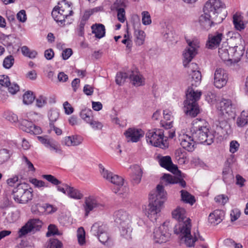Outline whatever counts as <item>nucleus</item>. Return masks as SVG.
<instances>
[{
	"mask_svg": "<svg viewBox=\"0 0 248 248\" xmlns=\"http://www.w3.org/2000/svg\"><path fill=\"white\" fill-rule=\"evenodd\" d=\"M166 195L163 186L159 185L156 186V191L150 195V202L145 209V214L151 221L157 219L161 207L167 200Z\"/></svg>",
	"mask_w": 248,
	"mask_h": 248,
	"instance_id": "nucleus-1",
	"label": "nucleus"
},
{
	"mask_svg": "<svg viewBox=\"0 0 248 248\" xmlns=\"http://www.w3.org/2000/svg\"><path fill=\"white\" fill-rule=\"evenodd\" d=\"M207 125L206 122L202 119H196L193 122L191 132L196 142L207 145L213 142L214 136L209 133Z\"/></svg>",
	"mask_w": 248,
	"mask_h": 248,
	"instance_id": "nucleus-2",
	"label": "nucleus"
},
{
	"mask_svg": "<svg viewBox=\"0 0 248 248\" xmlns=\"http://www.w3.org/2000/svg\"><path fill=\"white\" fill-rule=\"evenodd\" d=\"M91 232L97 236L99 241L108 247L113 245L112 239L108 232V226L101 222L94 223L92 226Z\"/></svg>",
	"mask_w": 248,
	"mask_h": 248,
	"instance_id": "nucleus-3",
	"label": "nucleus"
},
{
	"mask_svg": "<svg viewBox=\"0 0 248 248\" xmlns=\"http://www.w3.org/2000/svg\"><path fill=\"white\" fill-rule=\"evenodd\" d=\"M32 188H29L28 184L20 183L13 190V198L17 203L25 204L32 200Z\"/></svg>",
	"mask_w": 248,
	"mask_h": 248,
	"instance_id": "nucleus-4",
	"label": "nucleus"
},
{
	"mask_svg": "<svg viewBox=\"0 0 248 248\" xmlns=\"http://www.w3.org/2000/svg\"><path fill=\"white\" fill-rule=\"evenodd\" d=\"M51 14L57 22L62 24L65 21V19L73 14V10L70 4L66 0H63L59 2L58 5L53 9Z\"/></svg>",
	"mask_w": 248,
	"mask_h": 248,
	"instance_id": "nucleus-5",
	"label": "nucleus"
},
{
	"mask_svg": "<svg viewBox=\"0 0 248 248\" xmlns=\"http://www.w3.org/2000/svg\"><path fill=\"white\" fill-rule=\"evenodd\" d=\"M167 136H164L163 129H154L148 131L146 134V140L148 143L155 147L162 149L168 147Z\"/></svg>",
	"mask_w": 248,
	"mask_h": 248,
	"instance_id": "nucleus-6",
	"label": "nucleus"
},
{
	"mask_svg": "<svg viewBox=\"0 0 248 248\" xmlns=\"http://www.w3.org/2000/svg\"><path fill=\"white\" fill-rule=\"evenodd\" d=\"M170 222L166 221L158 227L155 228L152 235L155 243L162 244L168 241L170 238Z\"/></svg>",
	"mask_w": 248,
	"mask_h": 248,
	"instance_id": "nucleus-7",
	"label": "nucleus"
},
{
	"mask_svg": "<svg viewBox=\"0 0 248 248\" xmlns=\"http://www.w3.org/2000/svg\"><path fill=\"white\" fill-rule=\"evenodd\" d=\"M106 207L105 203L100 198L94 196L86 197L83 204L85 217H88L91 212L102 210Z\"/></svg>",
	"mask_w": 248,
	"mask_h": 248,
	"instance_id": "nucleus-8",
	"label": "nucleus"
},
{
	"mask_svg": "<svg viewBox=\"0 0 248 248\" xmlns=\"http://www.w3.org/2000/svg\"><path fill=\"white\" fill-rule=\"evenodd\" d=\"M186 225L179 227L177 230V232H174L177 234H180V240L182 243H184L187 247H192L194 246V244L197 240V236L196 233H194V236L191 234L190 223H187Z\"/></svg>",
	"mask_w": 248,
	"mask_h": 248,
	"instance_id": "nucleus-9",
	"label": "nucleus"
},
{
	"mask_svg": "<svg viewBox=\"0 0 248 248\" xmlns=\"http://www.w3.org/2000/svg\"><path fill=\"white\" fill-rule=\"evenodd\" d=\"M188 46L185 49L183 55V65L186 67L197 53V49L199 47L200 42L197 39L192 40H187Z\"/></svg>",
	"mask_w": 248,
	"mask_h": 248,
	"instance_id": "nucleus-10",
	"label": "nucleus"
},
{
	"mask_svg": "<svg viewBox=\"0 0 248 248\" xmlns=\"http://www.w3.org/2000/svg\"><path fill=\"white\" fill-rule=\"evenodd\" d=\"M201 95V92L195 91L192 87H189L186 93V99L184 102L185 108H198L197 101L200 99Z\"/></svg>",
	"mask_w": 248,
	"mask_h": 248,
	"instance_id": "nucleus-11",
	"label": "nucleus"
},
{
	"mask_svg": "<svg viewBox=\"0 0 248 248\" xmlns=\"http://www.w3.org/2000/svg\"><path fill=\"white\" fill-rule=\"evenodd\" d=\"M99 168L102 176L108 181L118 186V191H121V188H123L124 183V179L106 170L102 164L99 165Z\"/></svg>",
	"mask_w": 248,
	"mask_h": 248,
	"instance_id": "nucleus-12",
	"label": "nucleus"
},
{
	"mask_svg": "<svg viewBox=\"0 0 248 248\" xmlns=\"http://www.w3.org/2000/svg\"><path fill=\"white\" fill-rule=\"evenodd\" d=\"M42 225V222L38 218L30 219L18 231L19 237H22L28 233L39 230Z\"/></svg>",
	"mask_w": 248,
	"mask_h": 248,
	"instance_id": "nucleus-13",
	"label": "nucleus"
},
{
	"mask_svg": "<svg viewBox=\"0 0 248 248\" xmlns=\"http://www.w3.org/2000/svg\"><path fill=\"white\" fill-rule=\"evenodd\" d=\"M172 216L173 218L178 221V224L175 226L174 232H177V230L179 229V227L185 224L188 226L187 223H190V219L187 217L186 211L183 207L178 206L172 212Z\"/></svg>",
	"mask_w": 248,
	"mask_h": 248,
	"instance_id": "nucleus-14",
	"label": "nucleus"
},
{
	"mask_svg": "<svg viewBox=\"0 0 248 248\" xmlns=\"http://www.w3.org/2000/svg\"><path fill=\"white\" fill-rule=\"evenodd\" d=\"M223 7V4L220 0H209L204 5L203 12L210 14L213 18L218 19V11Z\"/></svg>",
	"mask_w": 248,
	"mask_h": 248,
	"instance_id": "nucleus-15",
	"label": "nucleus"
},
{
	"mask_svg": "<svg viewBox=\"0 0 248 248\" xmlns=\"http://www.w3.org/2000/svg\"><path fill=\"white\" fill-rule=\"evenodd\" d=\"M224 28H220L218 31L208 35L206 46L209 49L217 48L224 37L223 33Z\"/></svg>",
	"mask_w": 248,
	"mask_h": 248,
	"instance_id": "nucleus-16",
	"label": "nucleus"
},
{
	"mask_svg": "<svg viewBox=\"0 0 248 248\" xmlns=\"http://www.w3.org/2000/svg\"><path fill=\"white\" fill-rule=\"evenodd\" d=\"M213 17L210 14L204 12L199 17V22L200 26L204 30H208L214 24L221 22L222 20L221 18H213Z\"/></svg>",
	"mask_w": 248,
	"mask_h": 248,
	"instance_id": "nucleus-17",
	"label": "nucleus"
},
{
	"mask_svg": "<svg viewBox=\"0 0 248 248\" xmlns=\"http://www.w3.org/2000/svg\"><path fill=\"white\" fill-rule=\"evenodd\" d=\"M178 139L182 147L188 152H192L195 148V139L193 136L185 134L184 132L180 134Z\"/></svg>",
	"mask_w": 248,
	"mask_h": 248,
	"instance_id": "nucleus-18",
	"label": "nucleus"
},
{
	"mask_svg": "<svg viewBox=\"0 0 248 248\" xmlns=\"http://www.w3.org/2000/svg\"><path fill=\"white\" fill-rule=\"evenodd\" d=\"M228 81V75L226 71L222 68L216 69L214 78V84L217 88H221L224 86Z\"/></svg>",
	"mask_w": 248,
	"mask_h": 248,
	"instance_id": "nucleus-19",
	"label": "nucleus"
},
{
	"mask_svg": "<svg viewBox=\"0 0 248 248\" xmlns=\"http://www.w3.org/2000/svg\"><path fill=\"white\" fill-rule=\"evenodd\" d=\"M124 135L128 142H137L144 136V132L141 129L129 128Z\"/></svg>",
	"mask_w": 248,
	"mask_h": 248,
	"instance_id": "nucleus-20",
	"label": "nucleus"
},
{
	"mask_svg": "<svg viewBox=\"0 0 248 248\" xmlns=\"http://www.w3.org/2000/svg\"><path fill=\"white\" fill-rule=\"evenodd\" d=\"M114 218L115 221L120 226L132 223L131 215L124 209L116 211L114 213Z\"/></svg>",
	"mask_w": 248,
	"mask_h": 248,
	"instance_id": "nucleus-21",
	"label": "nucleus"
},
{
	"mask_svg": "<svg viewBox=\"0 0 248 248\" xmlns=\"http://www.w3.org/2000/svg\"><path fill=\"white\" fill-rule=\"evenodd\" d=\"M20 128L23 131L31 134L38 135L42 132L41 128L34 125L32 122L28 119H23L20 121Z\"/></svg>",
	"mask_w": 248,
	"mask_h": 248,
	"instance_id": "nucleus-22",
	"label": "nucleus"
},
{
	"mask_svg": "<svg viewBox=\"0 0 248 248\" xmlns=\"http://www.w3.org/2000/svg\"><path fill=\"white\" fill-rule=\"evenodd\" d=\"M245 47L243 45L236 44L233 47L230 48V52L231 54V63H237L240 61L244 54Z\"/></svg>",
	"mask_w": 248,
	"mask_h": 248,
	"instance_id": "nucleus-23",
	"label": "nucleus"
},
{
	"mask_svg": "<svg viewBox=\"0 0 248 248\" xmlns=\"http://www.w3.org/2000/svg\"><path fill=\"white\" fill-rule=\"evenodd\" d=\"M39 140L51 151L56 153H62L61 149L59 144L52 139H47L41 136H38Z\"/></svg>",
	"mask_w": 248,
	"mask_h": 248,
	"instance_id": "nucleus-24",
	"label": "nucleus"
},
{
	"mask_svg": "<svg viewBox=\"0 0 248 248\" xmlns=\"http://www.w3.org/2000/svg\"><path fill=\"white\" fill-rule=\"evenodd\" d=\"M160 165L172 173L178 171L177 167L172 163L171 157L170 156L161 157L158 160Z\"/></svg>",
	"mask_w": 248,
	"mask_h": 248,
	"instance_id": "nucleus-25",
	"label": "nucleus"
},
{
	"mask_svg": "<svg viewBox=\"0 0 248 248\" xmlns=\"http://www.w3.org/2000/svg\"><path fill=\"white\" fill-rule=\"evenodd\" d=\"M133 172L131 175V182L133 186L139 184L142 177L143 170L142 168L138 165H135L132 168Z\"/></svg>",
	"mask_w": 248,
	"mask_h": 248,
	"instance_id": "nucleus-26",
	"label": "nucleus"
},
{
	"mask_svg": "<svg viewBox=\"0 0 248 248\" xmlns=\"http://www.w3.org/2000/svg\"><path fill=\"white\" fill-rule=\"evenodd\" d=\"M124 7V3L121 0H117L113 4V8H115L117 12L118 20L121 23H124L126 20Z\"/></svg>",
	"mask_w": 248,
	"mask_h": 248,
	"instance_id": "nucleus-27",
	"label": "nucleus"
},
{
	"mask_svg": "<svg viewBox=\"0 0 248 248\" xmlns=\"http://www.w3.org/2000/svg\"><path fill=\"white\" fill-rule=\"evenodd\" d=\"M225 213L221 210H216L210 214L208 220L210 223L215 225L220 223L223 219Z\"/></svg>",
	"mask_w": 248,
	"mask_h": 248,
	"instance_id": "nucleus-28",
	"label": "nucleus"
},
{
	"mask_svg": "<svg viewBox=\"0 0 248 248\" xmlns=\"http://www.w3.org/2000/svg\"><path fill=\"white\" fill-rule=\"evenodd\" d=\"M83 138L79 135H73L65 137L63 140L64 144L67 146H78L82 143Z\"/></svg>",
	"mask_w": 248,
	"mask_h": 248,
	"instance_id": "nucleus-29",
	"label": "nucleus"
},
{
	"mask_svg": "<svg viewBox=\"0 0 248 248\" xmlns=\"http://www.w3.org/2000/svg\"><path fill=\"white\" fill-rule=\"evenodd\" d=\"M230 46L225 45L219 47L218 49V55L222 61L226 62L227 64L231 63V54L230 52Z\"/></svg>",
	"mask_w": 248,
	"mask_h": 248,
	"instance_id": "nucleus-30",
	"label": "nucleus"
},
{
	"mask_svg": "<svg viewBox=\"0 0 248 248\" xmlns=\"http://www.w3.org/2000/svg\"><path fill=\"white\" fill-rule=\"evenodd\" d=\"M132 223L120 226L121 236L127 240L132 239Z\"/></svg>",
	"mask_w": 248,
	"mask_h": 248,
	"instance_id": "nucleus-31",
	"label": "nucleus"
},
{
	"mask_svg": "<svg viewBox=\"0 0 248 248\" xmlns=\"http://www.w3.org/2000/svg\"><path fill=\"white\" fill-rule=\"evenodd\" d=\"M129 78L132 84L135 86H140L143 85L145 83V79L143 76L137 72H132L129 75Z\"/></svg>",
	"mask_w": 248,
	"mask_h": 248,
	"instance_id": "nucleus-32",
	"label": "nucleus"
},
{
	"mask_svg": "<svg viewBox=\"0 0 248 248\" xmlns=\"http://www.w3.org/2000/svg\"><path fill=\"white\" fill-rule=\"evenodd\" d=\"M92 33L95 34V36L101 39L105 36L106 31L105 27L102 24H95L91 26Z\"/></svg>",
	"mask_w": 248,
	"mask_h": 248,
	"instance_id": "nucleus-33",
	"label": "nucleus"
},
{
	"mask_svg": "<svg viewBox=\"0 0 248 248\" xmlns=\"http://www.w3.org/2000/svg\"><path fill=\"white\" fill-rule=\"evenodd\" d=\"M233 24L235 29L241 31L245 28L243 17L239 13H236L233 16Z\"/></svg>",
	"mask_w": 248,
	"mask_h": 248,
	"instance_id": "nucleus-34",
	"label": "nucleus"
},
{
	"mask_svg": "<svg viewBox=\"0 0 248 248\" xmlns=\"http://www.w3.org/2000/svg\"><path fill=\"white\" fill-rule=\"evenodd\" d=\"M236 124L239 127H243L248 124V109H244L237 117Z\"/></svg>",
	"mask_w": 248,
	"mask_h": 248,
	"instance_id": "nucleus-35",
	"label": "nucleus"
},
{
	"mask_svg": "<svg viewBox=\"0 0 248 248\" xmlns=\"http://www.w3.org/2000/svg\"><path fill=\"white\" fill-rule=\"evenodd\" d=\"M67 187V195L70 198L75 200H80L83 198V195L78 189L70 186Z\"/></svg>",
	"mask_w": 248,
	"mask_h": 248,
	"instance_id": "nucleus-36",
	"label": "nucleus"
},
{
	"mask_svg": "<svg viewBox=\"0 0 248 248\" xmlns=\"http://www.w3.org/2000/svg\"><path fill=\"white\" fill-rule=\"evenodd\" d=\"M202 80V75L200 71H195L194 73L189 74V83L193 86L196 87L199 86Z\"/></svg>",
	"mask_w": 248,
	"mask_h": 248,
	"instance_id": "nucleus-37",
	"label": "nucleus"
},
{
	"mask_svg": "<svg viewBox=\"0 0 248 248\" xmlns=\"http://www.w3.org/2000/svg\"><path fill=\"white\" fill-rule=\"evenodd\" d=\"M2 216L5 217V220L7 223H13L15 222L18 218V215L16 213L10 211L9 210H6L2 211Z\"/></svg>",
	"mask_w": 248,
	"mask_h": 248,
	"instance_id": "nucleus-38",
	"label": "nucleus"
},
{
	"mask_svg": "<svg viewBox=\"0 0 248 248\" xmlns=\"http://www.w3.org/2000/svg\"><path fill=\"white\" fill-rule=\"evenodd\" d=\"M219 115V120L221 121L230 119L234 118V113L232 109H219L217 112Z\"/></svg>",
	"mask_w": 248,
	"mask_h": 248,
	"instance_id": "nucleus-39",
	"label": "nucleus"
},
{
	"mask_svg": "<svg viewBox=\"0 0 248 248\" xmlns=\"http://www.w3.org/2000/svg\"><path fill=\"white\" fill-rule=\"evenodd\" d=\"M175 157L180 164H184L187 161L186 153L181 149H178L175 152Z\"/></svg>",
	"mask_w": 248,
	"mask_h": 248,
	"instance_id": "nucleus-40",
	"label": "nucleus"
},
{
	"mask_svg": "<svg viewBox=\"0 0 248 248\" xmlns=\"http://www.w3.org/2000/svg\"><path fill=\"white\" fill-rule=\"evenodd\" d=\"M222 174L223 180L226 183H229L233 179L232 170L229 166H226L223 168Z\"/></svg>",
	"mask_w": 248,
	"mask_h": 248,
	"instance_id": "nucleus-41",
	"label": "nucleus"
},
{
	"mask_svg": "<svg viewBox=\"0 0 248 248\" xmlns=\"http://www.w3.org/2000/svg\"><path fill=\"white\" fill-rule=\"evenodd\" d=\"M181 198L184 202L192 205L195 202L194 197L192 196L187 191L182 190L181 191Z\"/></svg>",
	"mask_w": 248,
	"mask_h": 248,
	"instance_id": "nucleus-42",
	"label": "nucleus"
},
{
	"mask_svg": "<svg viewBox=\"0 0 248 248\" xmlns=\"http://www.w3.org/2000/svg\"><path fill=\"white\" fill-rule=\"evenodd\" d=\"M80 116L87 123H89L93 119V112L91 109H81Z\"/></svg>",
	"mask_w": 248,
	"mask_h": 248,
	"instance_id": "nucleus-43",
	"label": "nucleus"
},
{
	"mask_svg": "<svg viewBox=\"0 0 248 248\" xmlns=\"http://www.w3.org/2000/svg\"><path fill=\"white\" fill-rule=\"evenodd\" d=\"M35 99V96L32 92L26 91L23 95V103L25 105L31 104Z\"/></svg>",
	"mask_w": 248,
	"mask_h": 248,
	"instance_id": "nucleus-44",
	"label": "nucleus"
},
{
	"mask_svg": "<svg viewBox=\"0 0 248 248\" xmlns=\"http://www.w3.org/2000/svg\"><path fill=\"white\" fill-rule=\"evenodd\" d=\"M136 40V43L138 46L143 44L145 41V33L141 30H136L135 31Z\"/></svg>",
	"mask_w": 248,
	"mask_h": 248,
	"instance_id": "nucleus-45",
	"label": "nucleus"
},
{
	"mask_svg": "<svg viewBox=\"0 0 248 248\" xmlns=\"http://www.w3.org/2000/svg\"><path fill=\"white\" fill-rule=\"evenodd\" d=\"M142 23L145 26L149 25L152 23V19L150 14L146 11L141 12Z\"/></svg>",
	"mask_w": 248,
	"mask_h": 248,
	"instance_id": "nucleus-46",
	"label": "nucleus"
},
{
	"mask_svg": "<svg viewBox=\"0 0 248 248\" xmlns=\"http://www.w3.org/2000/svg\"><path fill=\"white\" fill-rule=\"evenodd\" d=\"M62 243L57 239H50L46 246V248H62Z\"/></svg>",
	"mask_w": 248,
	"mask_h": 248,
	"instance_id": "nucleus-47",
	"label": "nucleus"
},
{
	"mask_svg": "<svg viewBox=\"0 0 248 248\" xmlns=\"http://www.w3.org/2000/svg\"><path fill=\"white\" fill-rule=\"evenodd\" d=\"M47 98L44 95H39L36 99V105L38 108H42L47 103Z\"/></svg>",
	"mask_w": 248,
	"mask_h": 248,
	"instance_id": "nucleus-48",
	"label": "nucleus"
},
{
	"mask_svg": "<svg viewBox=\"0 0 248 248\" xmlns=\"http://www.w3.org/2000/svg\"><path fill=\"white\" fill-rule=\"evenodd\" d=\"M4 117L11 123H16L18 121L17 115L10 110H7L4 113Z\"/></svg>",
	"mask_w": 248,
	"mask_h": 248,
	"instance_id": "nucleus-49",
	"label": "nucleus"
},
{
	"mask_svg": "<svg viewBox=\"0 0 248 248\" xmlns=\"http://www.w3.org/2000/svg\"><path fill=\"white\" fill-rule=\"evenodd\" d=\"M230 107L235 108V105L232 103L231 100L228 99H222L218 104V107L220 108H227Z\"/></svg>",
	"mask_w": 248,
	"mask_h": 248,
	"instance_id": "nucleus-50",
	"label": "nucleus"
},
{
	"mask_svg": "<svg viewBox=\"0 0 248 248\" xmlns=\"http://www.w3.org/2000/svg\"><path fill=\"white\" fill-rule=\"evenodd\" d=\"M128 78V75L126 73H118L116 76V82L119 85H122Z\"/></svg>",
	"mask_w": 248,
	"mask_h": 248,
	"instance_id": "nucleus-51",
	"label": "nucleus"
},
{
	"mask_svg": "<svg viewBox=\"0 0 248 248\" xmlns=\"http://www.w3.org/2000/svg\"><path fill=\"white\" fill-rule=\"evenodd\" d=\"M14 58L13 56L9 55L7 56L3 60V66L5 68L9 69L14 64Z\"/></svg>",
	"mask_w": 248,
	"mask_h": 248,
	"instance_id": "nucleus-52",
	"label": "nucleus"
},
{
	"mask_svg": "<svg viewBox=\"0 0 248 248\" xmlns=\"http://www.w3.org/2000/svg\"><path fill=\"white\" fill-rule=\"evenodd\" d=\"M162 180L166 181L168 184H177L178 178L168 174H165L162 177Z\"/></svg>",
	"mask_w": 248,
	"mask_h": 248,
	"instance_id": "nucleus-53",
	"label": "nucleus"
},
{
	"mask_svg": "<svg viewBox=\"0 0 248 248\" xmlns=\"http://www.w3.org/2000/svg\"><path fill=\"white\" fill-rule=\"evenodd\" d=\"M85 231L82 227L79 228L77 231V237L80 245L85 243Z\"/></svg>",
	"mask_w": 248,
	"mask_h": 248,
	"instance_id": "nucleus-54",
	"label": "nucleus"
},
{
	"mask_svg": "<svg viewBox=\"0 0 248 248\" xmlns=\"http://www.w3.org/2000/svg\"><path fill=\"white\" fill-rule=\"evenodd\" d=\"M48 115L50 123H52L59 118V112L58 111V109H50Z\"/></svg>",
	"mask_w": 248,
	"mask_h": 248,
	"instance_id": "nucleus-55",
	"label": "nucleus"
},
{
	"mask_svg": "<svg viewBox=\"0 0 248 248\" xmlns=\"http://www.w3.org/2000/svg\"><path fill=\"white\" fill-rule=\"evenodd\" d=\"M60 235L58 230L56 226L53 224H50L48 226V231L46 232V235L49 237L52 235Z\"/></svg>",
	"mask_w": 248,
	"mask_h": 248,
	"instance_id": "nucleus-56",
	"label": "nucleus"
},
{
	"mask_svg": "<svg viewBox=\"0 0 248 248\" xmlns=\"http://www.w3.org/2000/svg\"><path fill=\"white\" fill-rule=\"evenodd\" d=\"M43 177L54 185L58 186L61 184V182L52 175H43Z\"/></svg>",
	"mask_w": 248,
	"mask_h": 248,
	"instance_id": "nucleus-57",
	"label": "nucleus"
},
{
	"mask_svg": "<svg viewBox=\"0 0 248 248\" xmlns=\"http://www.w3.org/2000/svg\"><path fill=\"white\" fill-rule=\"evenodd\" d=\"M239 147L240 144L237 141L235 140H232L230 143L229 151L232 154H234L239 150Z\"/></svg>",
	"mask_w": 248,
	"mask_h": 248,
	"instance_id": "nucleus-58",
	"label": "nucleus"
},
{
	"mask_svg": "<svg viewBox=\"0 0 248 248\" xmlns=\"http://www.w3.org/2000/svg\"><path fill=\"white\" fill-rule=\"evenodd\" d=\"M200 113V109H186L185 114L187 118H192Z\"/></svg>",
	"mask_w": 248,
	"mask_h": 248,
	"instance_id": "nucleus-59",
	"label": "nucleus"
},
{
	"mask_svg": "<svg viewBox=\"0 0 248 248\" xmlns=\"http://www.w3.org/2000/svg\"><path fill=\"white\" fill-rule=\"evenodd\" d=\"M30 182L33 184L35 187L37 188H41L42 187H46L47 186L46 183L42 181L39 180L36 178H31L30 180Z\"/></svg>",
	"mask_w": 248,
	"mask_h": 248,
	"instance_id": "nucleus-60",
	"label": "nucleus"
},
{
	"mask_svg": "<svg viewBox=\"0 0 248 248\" xmlns=\"http://www.w3.org/2000/svg\"><path fill=\"white\" fill-rule=\"evenodd\" d=\"M7 87L9 92L12 94H16L19 90V86L15 83H10Z\"/></svg>",
	"mask_w": 248,
	"mask_h": 248,
	"instance_id": "nucleus-61",
	"label": "nucleus"
},
{
	"mask_svg": "<svg viewBox=\"0 0 248 248\" xmlns=\"http://www.w3.org/2000/svg\"><path fill=\"white\" fill-rule=\"evenodd\" d=\"M9 152L7 149H3L0 150V161L5 162L9 159Z\"/></svg>",
	"mask_w": 248,
	"mask_h": 248,
	"instance_id": "nucleus-62",
	"label": "nucleus"
},
{
	"mask_svg": "<svg viewBox=\"0 0 248 248\" xmlns=\"http://www.w3.org/2000/svg\"><path fill=\"white\" fill-rule=\"evenodd\" d=\"M228 198L225 195H219L215 198V200L217 202L221 204L224 205L228 201Z\"/></svg>",
	"mask_w": 248,
	"mask_h": 248,
	"instance_id": "nucleus-63",
	"label": "nucleus"
},
{
	"mask_svg": "<svg viewBox=\"0 0 248 248\" xmlns=\"http://www.w3.org/2000/svg\"><path fill=\"white\" fill-rule=\"evenodd\" d=\"M17 19L22 23H24L27 20V15L24 10H21L16 15Z\"/></svg>",
	"mask_w": 248,
	"mask_h": 248,
	"instance_id": "nucleus-64",
	"label": "nucleus"
}]
</instances>
